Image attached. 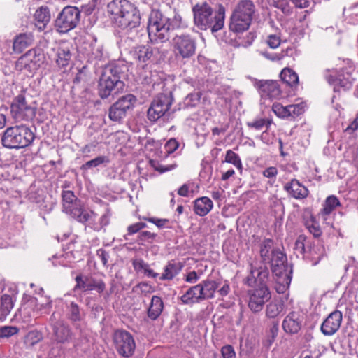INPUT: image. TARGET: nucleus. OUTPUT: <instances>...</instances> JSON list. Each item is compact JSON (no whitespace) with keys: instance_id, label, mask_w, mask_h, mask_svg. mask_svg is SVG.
I'll list each match as a JSON object with an SVG mask.
<instances>
[{"instance_id":"nucleus-1","label":"nucleus","mask_w":358,"mask_h":358,"mask_svg":"<svg viewBox=\"0 0 358 358\" xmlns=\"http://www.w3.org/2000/svg\"><path fill=\"white\" fill-rule=\"evenodd\" d=\"M268 274V270L265 266L253 268L251 266L250 273L246 278L248 285L257 287L248 292V307L253 313L260 312L265 303L271 299V293L266 285Z\"/></svg>"},{"instance_id":"nucleus-2","label":"nucleus","mask_w":358,"mask_h":358,"mask_svg":"<svg viewBox=\"0 0 358 358\" xmlns=\"http://www.w3.org/2000/svg\"><path fill=\"white\" fill-rule=\"evenodd\" d=\"M107 10L115 26L127 32L137 29L141 24L140 11L129 0H112L108 3Z\"/></svg>"},{"instance_id":"nucleus-3","label":"nucleus","mask_w":358,"mask_h":358,"mask_svg":"<svg viewBox=\"0 0 358 358\" xmlns=\"http://www.w3.org/2000/svg\"><path fill=\"white\" fill-rule=\"evenodd\" d=\"M193 12L195 24L199 29H210L212 32H216L223 28L225 17L223 6H220L217 11L213 13L207 3L196 4Z\"/></svg>"},{"instance_id":"nucleus-4","label":"nucleus","mask_w":358,"mask_h":358,"mask_svg":"<svg viewBox=\"0 0 358 358\" xmlns=\"http://www.w3.org/2000/svg\"><path fill=\"white\" fill-rule=\"evenodd\" d=\"M34 132L24 124L10 127L6 129L1 138L2 145L10 149L24 148L34 140Z\"/></svg>"},{"instance_id":"nucleus-5","label":"nucleus","mask_w":358,"mask_h":358,"mask_svg":"<svg viewBox=\"0 0 358 358\" xmlns=\"http://www.w3.org/2000/svg\"><path fill=\"white\" fill-rule=\"evenodd\" d=\"M255 6L250 0H242L235 6L230 17L229 29L236 33L248 30L255 13Z\"/></svg>"},{"instance_id":"nucleus-6","label":"nucleus","mask_w":358,"mask_h":358,"mask_svg":"<svg viewBox=\"0 0 358 358\" xmlns=\"http://www.w3.org/2000/svg\"><path fill=\"white\" fill-rule=\"evenodd\" d=\"M170 18L159 10H152L148 24V32L152 43H163L170 38Z\"/></svg>"},{"instance_id":"nucleus-7","label":"nucleus","mask_w":358,"mask_h":358,"mask_svg":"<svg viewBox=\"0 0 358 358\" xmlns=\"http://www.w3.org/2000/svg\"><path fill=\"white\" fill-rule=\"evenodd\" d=\"M124 87V84L120 80L117 68L113 65L106 66L103 69L99 83L100 96L106 99L111 94H118Z\"/></svg>"},{"instance_id":"nucleus-8","label":"nucleus","mask_w":358,"mask_h":358,"mask_svg":"<svg viewBox=\"0 0 358 358\" xmlns=\"http://www.w3.org/2000/svg\"><path fill=\"white\" fill-rule=\"evenodd\" d=\"M260 256L262 261L271 264L273 273L280 274L285 264L287 257L279 249L275 248L273 241L265 239L260 245Z\"/></svg>"},{"instance_id":"nucleus-9","label":"nucleus","mask_w":358,"mask_h":358,"mask_svg":"<svg viewBox=\"0 0 358 358\" xmlns=\"http://www.w3.org/2000/svg\"><path fill=\"white\" fill-rule=\"evenodd\" d=\"M80 20V11L76 6H66L59 13L55 25L57 31L67 33L77 27Z\"/></svg>"},{"instance_id":"nucleus-10","label":"nucleus","mask_w":358,"mask_h":358,"mask_svg":"<svg viewBox=\"0 0 358 358\" xmlns=\"http://www.w3.org/2000/svg\"><path fill=\"white\" fill-rule=\"evenodd\" d=\"M172 46L176 58L189 59L195 55L196 42L189 34H176L173 38Z\"/></svg>"},{"instance_id":"nucleus-11","label":"nucleus","mask_w":358,"mask_h":358,"mask_svg":"<svg viewBox=\"0 0 358 358\" xmlns=\"http://www.w3.org/2000/svg\"><path fill=\"white\" fill-rule=\"evenodd\" d=\"M49 324L52 329L54 340L58 343H69L73 340V334L70 327L61 318L59 313H53L49 319Z\"/></svg>"},{"instance_id":"nucleus-12","label":"nucleus","mask_w":358,"mask_h":358,"mask_svg":"<svg viewBox=\"0 0 358 358\" xmlns=\"http://www.w3.org/2000/svg\"><path fill=\"white\" fill-rule=\"evenodd\" d=\"M136 97L131 94L120 98L109 108V118L114 122H120L123 120L130 110L133 109L136 103Z\"/></svg>"},{"instance_id":"nucleus-13","label":"nucleus","mask_w":358,"mask_h":358,"mask_svg":"<svg viewBox=\"0 0 358 358\" xmlns=\"http://www.w3.org/2000/svg\"><path fill=\"white\" fill-rule=\"evenodd\" d=\"M115 348L124 358L131 357L136 349V343L132 335L124 330H117L113 336Z\"/></svg>"},{"instance_id":"nucleus-14","label":"nucleus","mask_w":358,"mask_h":358,"mask_svg":"<svg viewBox=\"0 0 358 358\" xmlns=\"http://www.w3.org/2000/svg\"><path fill=\"white\" fill-rule=\"evenodd\" d=\"M43 60L44 56L41 50L31 49L16 61L15 69L17 71H27L31 73L41 66Z\"/></svg>"},{"instance_id":"nucleus-15","label":"nucleus","mask_w":358,"mask_h":358,"mask_svg":"<svg viewBox=\"0 0 358 358\" xmlns=\"http://www.w3.org/2000/svg\"><path fill=\"white\" fill-rule=\"evenodd\" d=\"M171 93L160 94L152 102L148 110V117L151 121H156L162 117L172 104Z\"/></svg>"},{"instance_id":"nucleus-16","label":"nucleus","mask_w":358,"mask_h":358,"mask_svg":"<svg viewBox=\"0 0 358 358\" xmlns=\"http://www.w3.org/2000/svg\"><path fill=\"white\" fill-rule=\"evenodd\" d=\"M343 71L342 73H338L336 69H327L324 72V77L327 82L334 85V90H336V87H341L344 90L350 89L355 78L352 76L351 73L349 71Z\"/></svg>"},{"instance_id":"nucleus-17","label":"nucleus","mask_w":358,"mask_h":358,"mask_svg":"<svg viewBox=\"0 0 358 358\" xmlns=\"http://www.w3.org/2000/svg\"><path fill=\"white\" fill-rule=\"evenodd\" d=\"M76 285L74 289L82 292L96 291L101 294L106 289V284L101 279L95 278L90 275H77L75 278Z\"/></svg>"},{"instance_id":"nucleus-18","label":"nucleus","mask_w":358,"mask_h":358,"mask_svg":"<svg viewBox=\"0 0 358 358\" xmlns=\"http://www.w3.org/2000/svg\"><path fill=\"white\" fill-rule=\"evenodd\" d=\"M48 303H41L38 298L32 297L24 302L19 311L22 315L27 318L33 315H42L50 312Z\"/></svg>"},{"instance_id":"nucleus-19","label":"nucleus","mask_w":358,"mask_h":358,"mask_svg":"<svg viewBox=\"0 0 358 358\" xmlns=\"http://www.w3.org/2000/svg\"><path fill=\"white\" fill-rule=\"evenodd\" d=\"M164 54L161 53L158 48H152L148 45H141L137 47L134 52L133 57L139 63H144L154 62L158 58L162 57Z\"/></svg>"},{"instance_id":"nucleus-20","label":"nucleus","mask_w":358,"mask_h":358,"mask_svg":"<svg viewBox=\"0 0 358 358\" xmlns=\"http://www.w3.org/2000/svg\"><path fill=\"white\" fill-rule=\"evenodd\" d=\"M343 320L342 313L334 310L324 320L321 325V331L325 336L334 335L340 328Z\"/></svg>"},{"instance_id":"nucleus-21","label":"nucleus","mask_w":358,"mask_h":358,"mask_svg":"<svg viewBox=\"0 0 358 358\" xmlns=\"http://www.w3.org/2000/svg\"><path fill=\"white\" fill-rule=\"evenodd\" d=\"M259 94L262 96L278 98L281 94V90L277 81L260 80L257 83Z\"/></svg>"},{"instance_id":"nucleus-22","label":"nucleus","mask_w":358,"mask_h":358,"mask_svg":"<svg viewBox=\"0 0 358 358\" xmlns=\"http://www.w3.org/2000/svg\"><path fill=\"white\" fill-rule=\"evenodd\" d=\"M12 108L25 120L31 119L35 115L34 108L27 105L25 98L22 95L17 96L15 99Z\"/></svg>"},{"instance_id":"nucleus-23","label":"nucleus","mask_w":358,"mask_h":358,"mask_svg":"<svg viewBox=\"0 0 358 358\" xmlns=\"http://www.w3.org/2000/svg\"><path fill=\"white\" fill-rule=\"evenodd\" d=\"M63 210L70 215L74 210L80 206V201L77 199L73 192L63 191L62 194Z\"/></svg>"},{"instance_id":"nucleus-24","label":"nucleus","mask_w":358,"mask_h":358,"mask_svg":"<svg viewBox=\"0 0 358 358\" xmlns=\"http://www.w3.org/2000/svg\"><path fill=\"white\" fill-rule=\"evenodd\" d=\"M284 188L292 197L296 199L306 198L309 192L308 189L296 179H292L287 183Z\"/></svg>"},{"instance_id":"nucleus-25","label":"nucleus","mask_w":358,"mask_h":358,"mask_svg":"<svg viewBox=\"0 0 358 358\" xmlns=\"http://www.w3.org/2000/svg\"><path fill=\"white\" fill-rule=\"evenodd\" d=\"M282 328L287 333H297L301 329V322L299 321V314L296 312L289 313L282 322Z\"/></svg>"},{"instance_id":"nucleus-26","label":"nucleus","mask_w":358,"mask_h":358,"mask_svg":"<svg viewBox=\"0 0 358 358\" xmlns=\"http://www.w3.org/2000/svg\"><path fill=\"white\" fill-rule=\"evenodd\" d=\"M34 38V35L31 33H22L17 35L13 41V50L19 53L22 52L25 48L32 45Z\"/></svg>"},{"instance_id":"nucleus-27","label":"nucleus","mask_w":358,"mask_h":358,"mask_svg":"<svg viewBox=\"0 0 358 358\" xmlns=\"http://www.w3.org/2000/svg\"><path fill=\"white\" fill-rule=\"evenodd\" d=\"M202 288L196 285L187 289V291L180 297L182 302L185 304H192L203 301L202 296Z\"/></svg>"},{"instance_id":"nucleus-28","label":"nucleus","mask_w":358,"mask_h":358,"mask_svg":"<svg viewBox=\"0 0 358 358\" xmlns=\"http://www.w3.org/2000/svg\"><path fill=\"white\" fill-rule=\"evenodd\" d=\"M50 13L48 7L41 6L34 15L35 25L39 31H43L50 20Z\"/></svg>"},{"instance_id":"nucleus-29","label":"nucleus","mask_w":358,"mask_h":358,"mask_svg":"<svg viewBox=\"0 0 358 358\" xmlns=\"http://www.w3.org/2000/svg\"><path fill=\"white\" fill-rule=\"evenodd\" d=\"M213 203L206 196H203L195 200L194 205V213L199 216H205L212 209Z\"/></svg>"},{"instance_id":"nucleus-30","label":"nucleus","mask_w":358,"mask_h":358,"mask_svg":"<svg viewBox=\"0 0 358 358\" xmlns=\"http://www.w3.org/2000/svg\"><path fill=\"white\" fill-rule=\"evenodd\" d=\"M15 300L8 294H3L0 300V321H4L14 307Z\"/></svg>"},{"instance_id":"nucleus-31","label":"nucleus","mask_w":358,"mask_h":358,"mask_svg":"<svg viewBox=\"0 0 358 358\" xmlns=\"http://www.w3.org/2000/svg\"><path fill=\"white\" fill-rule=\"evenodd\" d=\"M283 270L280 274L273 273L276 276V282L279 284L275 288L278 293L285 292L291 282L289 275L291 271L288 270L287 266L285 267Z\"/></svg>"},{"instance_id":"nucleus-32","label":"nucleus","mask_w":358,"mask_h":358,"mask_svg":"<svg viewBox=\"0 0 358 358\" xmlns=\"http://www.w3.org/2000/svg\"><path fill=\"white\" fill-rule=\"evenodd\" d=\"M340 203L338 199L334 196H330L327 198L324 201L323 208L319 213V217L322 219L323 221H327L328 215L334 211L336 206H339Z\"/></svg>"},{"instance_id":"nucleus-33","label":"nucleus","mask_w":358,"mask_h":358,"mask_svg":"<svg viewBox=\"0 0 358 358\" xmlns=\"http://www.w3.org/2000/svg\"><path fill=\"white\" fill-rule=\"evenodd\" d=\"M285 303L282 299H273L266 308V315L268 318H275L283 311Z\"/></svg>"},{"instance_id":"nucleus-34","label":"nucleus","mask_w":358,"mask_h":358,"mask_svg":"<svg viewBox=\"0 0 358 358\" xmlns=\"http://www.w3.org/2000/svg\"><path fill=\"white\" fill-rule=\"evenodd\" d=\"M163 302L160 297L154 296L152 298L150 307L148 310V316L151 320H156L163 310Z\"/></svg>"},{"instance_id":"nucleus-35","label":"nucleus","mask_w":358,"mask_h":358,"mask_svg":"<svg viewBox=\"0 0 358 358\" xmlns=\"http://www.w3.org/2000/svg\"><path fill=\"white\" fill-rule=\"evenodd\" d=\"M200 287L202 288V296L204 300L211 299L214 296V294L216 289L218 288V285L214 280H206L199 284Z\"/></svg>"},{"instance_id":"nucleus-36","label":"nucleus","mask_w":358,"mask_h":358,"mask_svg":"<svg viewBox=\"0 0 358 358\" xmlns=\"http://www.w3.org/2000/svg\"><path fill=\"white\" fill-rule=\"evenodd\" d=\"M71 59V53L68 47L60 46L57 51L56 62L59 66L66 67Z\"/></svg>"},{"instance_id":"nucleus-37","label":"nucleus","mask_w":358,"mask_h":358,"mask_svg":"<svg viewBox=\"0 0 358 358\" xmlns=\"http://www.w3.org/2000/svg\"><path fill=\"white\" fill-rule=\"evenodd\" d=\"M71 215L76 218L78 222L85 223L87 222L91 221L94 217L96 216V214L92 210H84L80 206V207L77 208V209L74 210Z\"/></svg>"},{"instance_id":"nucleus-38","label":"nucleus","mask_w":358,"mask_h":358,"mask_svg":"<svg viewBox=\"0 0 358 358\" xmlns=\"http://www.w3.org/2000/svg\"><path fill=\"white\" fill-rule=\"evenodd\" d=\"M141 70L139 71V77L142 79L143 82L146 84L155 83L157 79L155 78L157 76L156 72H153L150 70L148 67V64L141 65Z\"/></svg>"},{"instance_id":"nucleus-39","label":"nucleus","mask_w":358,"mask_h":358,"mask_svg":"<svg viewBox=\"0 0 358 358\" xmlns=\"http://www.w3.org/2000/svg\"><path fill=\"white\" fill-rule=\"evenodd\" d=\"M282 80L290 86H294L298 84L299 77L298 75L290 69H284L280 73Z\"/></svg>"},{"instance_id":"nucleus-40","label":"nucleus","mask_w":358,"mask_h":358,"mask_svg":"<svg viewBox=\"0 0 358 358\" xmlns=\"http://www.w3.org/2000/svg\"><path fill=\"white\" fill-rule=\"evenodd\" d=\"M181 270V266L178 264L169 263L164 268V273L160 277L161 280H171Z\"/></svg>"},{"instance_id":"nucleus-41","label":"nucleus","mask_w":358,"mask_h":358,"mask_svg":"<svg viewBox=\"0 0 358 358\" xmlns=\"http://www.w3.org/2000/svg\"><path fill=\"white\" fill-rule=\"evenodd\" d=\"M52 259V264L55 266L57 265L67 266L68 262H71L74 259V256L72 252H66L59 256L54 255Z\"/></svg>"},{"instance_id":"nucleus-42","label":"nucleus","mask_w":358,"mask_h":358,"mask_svg":"<svg viewBox=\"0 0 358 358\" xmlns=\"http://www.w3.org/2000/svg\"><path fill=\"white\" fill-rule=\"evenodd\" d=\"M111 212L108 208H106L105 213L99 218L98 222L92 223V228L95 231H100L110 223Z\"/></svg>"},{"instance_id":"nucleus-43","label":"nucleus","mask_w":358,"mask_h":358,"mask_svg":"<svg viewBox=\"0 0 358 358\" xmlns=\"http://www.w3.org/2000/svg\"><path fill=\"white\" fill-rule=\"evenodd\" d=\"M199 185H195L194 182H188L183 184L178 190V194L181 196H189L190 194H194L198 192Z\"/></svg>"},{"instance_id":"nucleus-44","label":"nucleus","mask_w":358,"mask_h":358,"mask_svg":"<svg viewBox=\"0 0 358 358\" xmlns=\"http://www.w3.org/2000/svg\"><path fill=\"white\" fill-rule=\"evenodd\" d=\"M43 338L42 334L36 331H29L24 337V344L30 348L40 342Z\"/></svg>"},{"instance_id":"nucleus-45","label":"nucleus","mask_w":358,"mask_h":358,"mask_svg":"<svg viewBox=\"0 0 358 358\" xmlns=\"http://www.w3.org/2000/svg\"><path fill=\"white\" fill-rule=\"evenodd\" d=\"M224 162L232 164L240 171L243 169L241 160L239 156L231 150H228L227 151Z\"/></svg>"},{"instance_id":"nucleus-46","label":"nucleus","mask_w":358,"mask_h":358,"mask_svg":"<svg viewBox=\"0 0 358 358\" xmlns=\"http://www.w3.org/2000/svg\"><path fill=\"white\" fill-rule=\"evenodd\" d=\"M273 113L279 117L287 118L290 117L289 105L284 106L280 103H274L272 106Z\"/></svg>"},{"instance_id":"nucleus-47","label":"nucleus","mask_w":358,"mask_h":358,"mask_svg":"<svg viewBox=\"0 0 358 358\" xmlns=\"http://www.w3.org/2000/svg\"><path fill=\"white\" fill-rule=\"evenodd\" d=\"M305 225L310 233H311L315 237H319L322 234V230L319 223L316 222L315 218L313 217H311L310 220L306 221Z\"/></svg>"},{"instance_id":"nucleus-48","label":"nucleus","mask_w":358,"mask_h":358,"mask_svg":"<svg viewBox=\"0 0 358 358\" xmlns=\"http://www.w3.org/2000/svg\"><path fill=\"white\" fill-rule=\"evenodd\" d=\"M278 331V324L275 323L270 328L269 331L266 336V338L264 341V345L266 348H269L274 342Z\"/></svg>"},{"instance_id":"nucleus-49","label":"nucleus","mask_w":358,"mask_h":358,"mask_svg":"<svg viewBox=\"0 0 358 358\" xmlns=\"http://www.w3.org/2000/svg\"><path fill=\"white\" fill-rule=\"evenodd\" d=\"M20 329L15 326H3L0 327V338H8L18 334Z\"/></svg>"},{"instance_id":"nucleus-50","label":"nucleus","mask_w":358,"mask_h":358,"mask_svg":"<svg viewBox=\"0 0 358 358\" xmlns=\"http://www.w3.org/2000/svg\"><path fill=\"white\" fill-rule=\"evenodd\" d=\"M169 24L171 29H184L187 27L185 20L178 14H176L172 19H170Z\"/></svg>"},{"instance_id":"nucleus-51","label":"nucleus","mask_w":358,"mask_h":358,"mask_svg":"<svg viewBox=\"0 0 358 358\" xmlns=\"http://www.w3.org/2000/svg\"><path fill=\"white\" fill-rule=\"evenodd\" d=\"M69 319L73 322H78L82 320V315L79 306L74 302H71L69 306Z\"/></svg>"},{"instance_id":"nucleus-52","label":"nucleus","mask_w":358,"mask_h":358,"mask_svg":"<svg viewBox=\"0 0 358 358\" xmlns=\"http://www.w3.org/2000/svg\"><path fill=\"white\" fill-rule=\"evenodd\" d=\"M108 162L109 159L106 156H99L92 160L87 162L85 164L83 165V168L88 169Z\"/></svg>"},{"instance_id":"nucleus-53","label":"nucleus","mask_w":358,"mask_h":358,"mask_svg":"<svg viewBox=\"0 0 358 358\" xmlns=\"http://www.w3.org/2000/svg\"><path fill=\"white\" fill-rule=\"evenodd\" d=\"M150 164L155 171L159 172L160 173L171 171L177 166L176 164L164 166L161 164L159 162L155 160H150Z\"/></svg>"},{"instance_id":"nucleus-54","label":"nucleus","mask_w":358,"mask_h":358,"mask_svg":"<svg viewBox=\"0 0 358 358\" xmlns=\"http://www.w3.org/2000/svg\"><path fill=\"white\" fill-rule=\"evenodd\" d=\"M306 105L304 103H299L297 104L289 105V110H290V117H295L304 113Z\"/></svg>"},{"instance_id":"nucleus-55","label":"nucleus","mask_w":358,"mask_h":358,"mask_svg":"<svg viewBox=\"0 0 358 358\" xmlns=\"http://www.w3.org/2000/svg\"><path fill=\"white\" fill-rule=\"evenodd\" d=\"M269 122L264 118L256 119L247 123V126L256 130H262L264 127H268Z\"/></svg>"},{"instance_id":"nucleus-56","label":"nucleus","mask_w":358,"mask_h":358,"mask_svg":"<svg viewBox=\"0 0 358 358\" xmlns=\"http://www.w3.org/2000/svg\"><path fill=\"white\" fill-rule=\"evenodd\" d=\"M221 354L222 358H236V357L234 348L231 345H224L221 348Z\"/></svg>"},{"instance_id":"nucleus-57","label":"nucleus","mask_w":358,"mask_h":358,"mask_svg":"<svg viewBox=\"0 0 358 358\" xmlns=\"http://www.w3.org/2000/svg\"><path fill=\"white\" fill-rule=\"evenodd\" d=\"M241 353L245 352L247 355H249L253 352L254 350V343L252 340L247 338L245 341L244 344H242V340H241Z\"/></svg>"},{"instance_id":"nucleus-58","label":"nucleus","mask_w":358,"mask_h":358,"mask_svg":"<svg viewBox=\"0 0 358 358\" xmlns=\"http://www.w3.org/2000/svg\"><path fill=\"white\" fill-rule=\"evenodd\" d=\"M178 142L175 138H171L166 143L164 149L168 154H171L178 149Z\"/></svg>"},{"instance_id":"nucleus-59","label":"nucleus","mask_w":358,"mask_h":358,"mask_svg":"<svg viewBox=\"0 0 358 358\" xmlns=\"http://www.w3.org/2000/svg\"><path fill=\"white\" fill-rule=\"evenodd\" d=\"M273 5L280 9L283 13L289 11L288 0H271Z\"/></svg>"},{"instance_id":"nucleus-60","label":"nucleus","mask_w":358,"mask_h":358,"mask_svg":"<svg viewBox=\"0 0 358 358\" xmlns=\"http://www.w3.org/2000/svg\"><path fill=\"white\" fill-rule=\"evenodd\" d=\"M280 38L275 34H271L268 36L266 43L271 48H276L280 45Z\"/></svg>"},{"instance_id":"nucleus-61","label":"nucleus","mask_w":358,"mask_h":358,"mask_svg":"<svg viewBox=\"0 0 358 358\" xmlns=\"http://www.w3.org/2000/svg\"><path fill=\"white\" fill-rule=\"evenodd\" d=\"M132 264H133L134 270L136 272H143V271L145 270V268H147V266H148V264L145 263L141 259H134L132 262Z\"/></svg>"},{"instance_id":"nucleus-62","label":"nucleus","mask_w":358,"mask_h":358,"mask_svg":"<svg viewBox=\"0 0 358 358\" xmlns=\"http://www.w3.org/2000/svg\"><path fill=\"white\" fill-rule=\"evenodd\" d=\"M200 97L197 94H191L185 99V104L188 106H194L199 103Z\"/></svg>"},{"instance_id":"nucleus-63","label":"nucleus","mask_w":358,"mask_h":358,"mask_svg":"<svg viewBox=\"0 0 358 358\" xmlns=\"http://www.w3.org/2000/svg\"><path fill=\"white\" fill-rule=\"evenodd\" d=\"M143 219L149 222L155 224L158 228H162L169 222V220L166 219H159L156 217H143Z\"/></svg>"},{"instance_id":"nucleus-64","label":"nucleus","mask_w":358,"mask_h":358,"mask_svg":"<svg viewBox=\"0 0 358 358\" xmlns=\"http://www.w3.org/2000/svg\"><path fill=\"white\" fill-rule=\"evenodd\" d=\"M156 236V234L151 233L148 231H145L139 234L138 239L140 241H150L154 240Z\"/></svg>"}]
</instances>
